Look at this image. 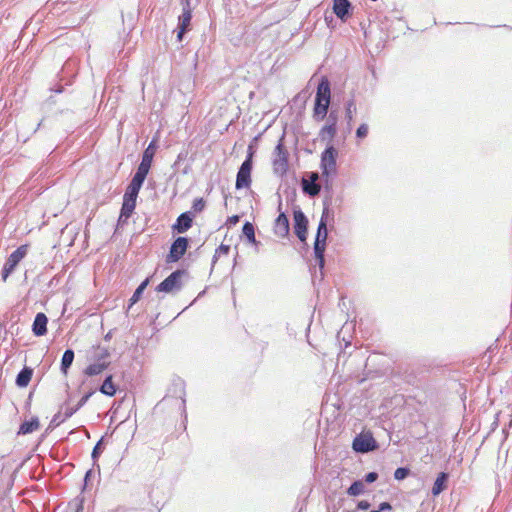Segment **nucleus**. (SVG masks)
<instances>
[{"label":"nucleus","mask_w":512,"mask_h":512,"mask_svg":"<svg viewBox=\"0 0 512 512\" xmlns=\"http://www.w3.org/2000/svg\"><path fill=\"white\" fill-rule=\"evenodd\" d=\"M327 215L328 208H324L320 222L318 224L317 233L314 242V255L317 260L321 276H323V269L325 265L324 253L326 249V241L328 236L327 230Z\"/></svg>","instance_id":"nucleus-1"},{"label":"nucleus","mask_w":512,"mask_h":512,"mask_svg":"<svg viewBox=\"0 0 512 512\" xmlns=\"http://www.w3.org/2000/svg\"><path fill=\"white\" fill-rule=\"evenodd\" d=\"M254 153L255 151L252 145H249L246 159L241 164L236 176L235 187L238 190L242 188H247L251 185V171L253 167Z\"/></svg>","instance_id":"nucleus-2"},{"label":"nucleus","mask_w":512,"mask_h":512,"mask_svg":"<svg viewBox=\"0 0 512 512\" xmlns=\"http://www.w3.org/2000/svg\"><path fill=\"white\" fill-rule=\"evenodd\" d=\"M284 135L274 149L273 170L278 175H284L288 170V152L283 145Z\"/></svg>","instance_id":"nucleus-3"},{"label":"nucleus","mask_w":512,"mask_h":512,"mask_svg":"<svg viewBox=\"0 0 512 512\" xmlns=\"http://www.w3.org/2000/svg\"><path fill=\"white\" fill-rule=\"evenodd\" d=\"M187 275V271L184 269H178L172 272L167 278H165L157 287L158 292L171 293L179 291L182 288L181 278Z\"/></svg>","instance_id":"nucleus-4"},{"label":"nucleus","mask_w":512,"mask_h":512,"mask_svg":"<svg viewBox=\"0 0 512 512\" xmlns=\"http://www.w3.org/2000/svg\"><path fill=\"white\" fill-rule=\"evenodd\" d=\"M352 448L357 453H368L376 450L378 443L372 433H360L354 438Z\"/></svg>","instance_id":"nucleus-5"},{"label":"nucleus","mask_w":512,"mask_h":512,"mask_svg":"<svg viewBox=\"0 0 512 512\" xmlns=\"http://www.w3.org/2000/svg\"><path fill=\"white\" fill-rule=\"evenodd\" d=\"M27 252L28 246L21 245L10 254L2 269V279L4 281L14 271L19 262L26 256Z\"/></svg>","instance_id":"nucleus-6"},{"label":"nucleus","mask_w":512,"mask_h":512,"mask_svg":"<svg viewBox=\"0 0 512 512\" xmlns=\"http://www.w3.org/2000/svg\"><path fill=\"white\" fill-rule=\"evenodd\" d=\"M93 394L94 391L86 393L84 396H82V398L79 400L75 407L66 408L63 416L61 412L56 413L49 424V428L57 427L60 425V423L70 418L74 413H76L81 407H83L87 403V401Z\"/></svg>","instance_id":"nucleus-7"},{"label":"nucleus","mask_w":512,"mask_h":512,"mask_svg":"<svg viewBox=\"0 0 512 512\" xmlns=\"http://www.w3.org/2000/svg\"><path fill=\"white\" fill-rule=\"evenodd\" d=\"M338 152L332 146L329 145L321 154V169L322 173L325 176H328L330 173H334L336 171V158Z\"/></svg>","instance_id":"nucleus-8"},{"label":"nucleus","mask_w":512,"mask_h":512,"mask_svg":"<svg viewBox=\"0 0 512 512\" xmlns=\"http://www.w3.org/2000/svg\"><path fill=\"white\" fill-rule=\"evenodd\" d=\"M188 244V238L182 236L176 238L171 244L170 251L166 257V262L174 263L179 261L186 253Z\"/></svg>","instance_id":"nucleus-9"},{"label":"nucleus","mask_w":512,"mask_h":512,"mask_svg":"<svg viewBox=\"0 0 512 512\" xmlns=\"http://www.w3.org/2000/svg\"><path fill=\"white\" fill-rule=\"evenodd\" d=\"M294 232L301 242L307 239L308 219L305 214L300 210H294Z\"/></svg>","instance_id":"nucleus-10"},{"label":"nucleus","mask_w":512,"mask_h":512,"mask_svg":"<svg viewBox=\"0 0 512 512\" xmlns=\"http://www.w3.org/2000/svg\"><path fill=\"white\" fill-rule=\"evenodd\" d=\"M352 9L349 0H333V12L342 22L348 20L352 14Z\"/></svg>","instance_id":"nucleus-11"},{"label":"nucleus","mask_w":512,"mask_h":512,"mask_svg":"<svg viewBox=\"0 0 512 512\" xmlns=\"http://www.w3.org/2000/svg\"><path fill=\"white\" fill-rule=\"evenodd\" d=\"M331 90L330 83L327 78H322L318 84L315 101L325 102L330 104Z\"/></svg>","instance_id":"nucleus-12"},{"label":"nucleus","mask_w":512,"mask_h":512,"mask_svg":"<svg viewBox=\"0 0 512 512\" xmlns=\"http://www.w3.org/2000/svg\"><path fill=\"white\" fill-rule=\"evenodd\" d=\"M193 223V216L191 212H184L178 216L175 224L173 225V230L178 233H185L188 229L191 228Z\"/></svg>","instance_id":"nucleus-13"},{"label":"nucleus","mask_w":512,"mask_h":512,"mask_svg":"<svg viewBox=\"0 0 512 512\" xmlns=\"http://www.w3.org/2000/svg\"><path fill=\"white\" fill-rule=\"evenodd\" d=\"M47 316L39 312L36 314L33 324H32V332L35 336H44L47 333Z\"/></svg>","instance_id":"nucleus-14"},{"label":"nucleus","mask_w":512,"mask_h":512,"mask_svg":"<svg viewBox=\"0 0 512 512\" xmlns=\"http://www.w3.org/2000/svg\"><path fill=\"white\" fill-rule=\"evenodd\" d=\"M110 351L106 347H102L101 345L93 346L90 351L89 360L91 362H110Z\"/></svg>","instance_id":"nucleus-15"},{"label":"nucleus","mask_w":512,"mask_h":512,"mask_svg":"<svg viewBox=\"0 0 512 512\" xmlns=\"http://www.w3.org/2000/svg\"><path fill=\"white\" fill-rule=\"evenodd\" d=\"M318 174L311 173L310 180H302V190L305 194L314 197L320 193V186L317 184Z\"/></svg>","instance_id":"nucleus-16"},{"label":"nucleus","mask_w":512,"mask_h":512,"mask_svg":"<svg viewBox=\"0 0 512 512\" xmlns=\"http://www.w3.org/2000/svg\"><path fill=\"white\" fill-rule=\"evenodd\" d=\"M192 19V11L190 7V0H185L183 3L182 14L178 18V28H183L186 31L190 30Z\"/></svg>","instance_id":"nucleus-17"},{"label":"nucleus","mask_w":512,"mask_h":512,"mask_svg":"<svg viewBox=\"0 0 512 512\" xmlns=\"http://www.w3.org/2000/svg\"><path fill=\"white\" fill-rule=\"evenodd\" d=\"M289 220L285 213H280L275 220L274 231L280 237H286L289 234Z\"/></svg>","instance_id":"nucleus-18"},{"label":"nucleus","mask_w":512,"mask_h":512,"mask_svg":"<svg viewBox=\"0 0 512 512\" xmlns=\"http://www.w3.org/2000/svg\"><path fill=\"white\" fill-rule=\"evenodd\" d=\"M156 149H157L156 141L152 140L149 143L148 147L144 150L143 155H142V160H141L139 166L150 170Z\"/></svg>","instance_id":"nucleus-19"},{"label":"nucleus","mask_w":512,"mask_h":512,"mask_svg":"<svg viewBox=\"0 0 512 512\" xmlns=\"http://www.w3.org/2000/svg\"><path fill=\"white\" fill-rule=\"evenodd\" d=\"M169 393L173 395L175 398H179L181 400V407L183 411L185 412V385L184 382L181 380H177L172 384V387L169 389Z\"/></svg>","instance_id":"nucleus-20"},{"label":"nucleus","mask_w":512,"mask_h":512,"mask_svg":"<svg viewBox=\"0 0 512 512\" xmlns=\"http://www.w3.org/2000/svg\"><path fill=\"white\" fill-rule=\"evenodd\" d=\"M40 427L39 419L37 417H33L28 421H24L18 430V435H26L30 434L36 430H38Z\"/></svg>","instance_id":"nucleus-21"},{"label":"nucleus","mask_w":512,"mask_h":512,"mask_svg":"<svg viewBox=\"0 0 512 512\" xmlns=\"http://www.w3.org/2000/svg\"><path fill=\"white\" fill-rule=\"evenodd\" d=\"M109 365L110 362H91V364L85 368L84 374L90 377L99 375L104 370H106L109 367Z\"/></svg>","instance_id":"nucleus-22"},{"label":"nucleus","mask_w":512,"mask_h":512,"mask_svg":"<svg viewBox=\"0 0 512 512\" xmlns=\"http://www.w3.org/2000/svg\"><path fill=\"white\" fill-rule=\"evenodd\" d=\"M32 375L33 369L25 366L16 377V385L21 388L26 387L31 381Z\"/></svg>","instance_id":"nucleus-23"},{"label":"nucleus","mask_w":512,"mask_h":512,"mask_svg":"<svg viewBox=\"0 0 512 512\" xmlns=\"http://www.w3.org/2000/svg\"><path fill=\"white\" fill-rule=\"evenodd\" d=\"M329 103L315 101L313 109V118L315 121H322L325 119L329 109Z\"/></svg>","instance_id":"nucleus-24"},{"label":"nucleus","mask_w":512,"mask_h":512,"mask_svg":"<svg viewBox=\"0 0 512 512\" xmlns=\"http://www.w3.org/2000/svg\"><path fill=\"white\" fill-rule=\"evenodd\" d=\"M448 474L446 472H440L433 484L432 494L434 496L439 495L445 488L448 480Z\"/></svg>","instance_id":"nucleus-25"},{"label":"nucleus","mask_w":512,"mask_h":512,"mask_svg":"<svg viewBox=\"0 0 512 512\" xmlns=\"http://www.w3.org/2000/svg\"><path fill=\"white\" fill-rule=\"evenodd\" d=\"M74 351L72 349H67L63 353L62 359H61V366L60 370L64 375L68 374V370L71 367L73 361H74Z\"/></svg>","instance_id":"nucleus-26"},{"label":"nucleus","mask_w":512,"mask_h":512,"mask_svg":"<svg viewBox=\"0 0 512 512\" xmlns=\"http://www.w3.org/2000/svg\"><path fill=\"white\" fill-rule=\"evenodd\" d=\"M99 391L102 394L106 395V396L112 397V396L115 395V393H116V386L113 383V376L112 375H108L104 379L102 385L99 388Z\"/></svg>","instance_id":"nucleus-27"},{"label":"nucleus","mask_w":512,"mask_h":512,"mask_svg":"<svg viewBox=\"0 0 512 512\" xmlns=\"http://www.w3.org/2000/svg\"><path fill=\"white\" fill-rule=\"evenodd\" d=\"M336 133H337V127L325 124L319 132V137L322 141L331 143L333 138L335 137Z\"/></svg>","instance_id":"nucleus-28"},{"label":"nucleus","mask_w":512,"mask_h":512,"mask_svg":"<svg viewBox=\"0 0 512 512\" xmlns=\"http://www.w3.org/2000/svg\"><path fill=\"white\" fill-rule=\"evenodd\" d=\"M135 207L136 206L131 205V204L122 203L118 223L126 222L131 217L132 213L135 210Z\"/></svg>","instance_id":"nucleus-29"},{"label":"nucleus","mask_w":512,"mask_h":512,"mask_svg":"<svg viewBox=\"0 0 512 512\" xmlns=\"http://www.w3.org/2000/svg\"><path fill=\"white\" fill-rule=\"evenodd\" d=\"M149 284V278H146L137 288L136 290L134 291L132 297L130 298V306H132L133 304H135L136 302L139 301V299L141 298L144 290L146 289L147 285Z\"/></svg>","instance_id":"nucleus-30"},{"label":"nucleus","mask_w":512,"mask_h":512,"mask_svg":"<svg viewBox=\"0 0 512 512\" xmlns=\"http://www.w3.org/2000/svg\"><path fill=\"white\" fill-rule=\"evenodd\" d=\"M242 232L246 236L247 240L250 243H252V244L256 243L255 229H254V225L251 222H245L244 223L243 228H242Z\"/></svg>","instance_id":"nucleus-31"},{"label":"nucleus","mask_w":512,"mask_h":512,"mask_svg":"<svg viewBox=\"0 0 512 512\" xmlns=\"http://www.w3.org/2000/svg\"><path fill=\"white\" fill-rule=\"evenodd\" d=\"M365 485L362 481H354L347 489V494L350 496H358L364 492Z\"/></svg>","instance_id":"nucleus-32"},{"label":"nucleus","mask_w":512,"mask_h":512,"mask_svg":"<svg viewBox=\"0 0 512 512\" xmlns=\"http://www.w3.org/2000/svg\"><path fill=\"white\" fill-rule=\"evenodd\" d=\"M356 111V106H355V103H354V100L351 99L349 101L346 102V106H345V119L347 122H352L353 121V113Z\"/></svg>","instance_id":"nucleus-33"},{"label":"nucleus","mask_w":512,"mask_h":512,"mask_svg":"<svg viewBox=\"0 0 512 512\" xmlns=\"http://www.w3.org/2000/svg\"><path fill=\"white\" fill-rule=\"evenodd\" d=\"M137 197H138V193L126 189L124 196H123V203L136 206Z\"/></svg>","instance_id":"nucleus-34"},{"label":"nucleus","mask_w":512,"mask_h":512,"mask_svg":"<svg viewBox=\"0 0 512 512\" xmlns=\"http://www.w3.org/2000/svg\"><path fill=\"white\" fill-rule=\"evenodd\" d=\"M148 173H149V169L138 166L136 173L134 174L132 179L139 181L141 183H144Z\"/></svg>","instance_id":"nucleus-35"},{"label":"nucleus","mask_w":512,"mask_h":512,"mask_svg":"<svg viewBox=\"0 0 512 512\" xmlns=\"http://www.w3.org/2000/svg\"><path fill=\"white\" fill-rule=\"evenodd\" d=\"M102 444H103V439H100L94 446L92 454H91L93 461H97L98 458L100 457V455L103 451Z\"/></svg>","instance_id":"nucleus-36"},{"label":"nucleus","mask_w":512,"mask_h":512,"mask_svg":"<svg viewBox=\"0 0 512 512\" xmlns=\"http://www.w3.org/2000/svg\"><path fill=\"white\" fill-rule=\"evenodd\" d=\"M410 473V470L406 467H399L394 472V478L396 480H403L405 479Z\"/></svg>","instance_id":"nucleus-37"},{"label":"nucleus","mask_w":512,"mask_h":512,"mask_svg":"<svg viewBox=\"0 0 512 512\" xmlns=\"http://www.w3.org/2000/svg\"><path fill=\"white\" fill-rule=\"evenodd\" d=\"M230 251V246L221 244L215 251L213 262H216L217 258L221 255H228Z\"/></svg>","instance_id":"nucleus-38"},{"label":"nucleus","mask_w":512,"mask_h":512,"mask_svg":"<svg viewBox=\"0 0 512 512\" xmlns=\"http://www.w3.org/2000/svg\"><path fill=\"white\" fill-rule=\"evenodd\" d=\"M205 208V201L203 198H197L194 200L193 202V205H192V209L194 210V212H202Z\"/></svg>","instance_id":"nucleus-39"},{"label":"nucleus","mask_w":512,"mask_h":512,"mask_svg":"<svg viewBox=\"0 0 512 512\" xmlns=\"http://www.w3.org/2000/svg\"><path fill=\"white\" fill-rule=\"evenodd\" d=\"M367 134H368V125L363 123L356 130V136H357V138L363 139L367 136Z\"/></svg>","instance_id":"nucleus-40"},{"label":"nucleus","mask_w":512,"mask_h":512,"mask_svg":"<svg viewBox=\"0 0 512 512\" xmlns=\"http://www.w3.org/2000/svg\"><path fill=\"white\" fill-rule=\"evenodd\" d=\"M337 122H338V114L336 111L332 110L327 117L326 124L337 127Z\"/></svg>","instance_id":"nucleus-41"},{"label":"nucleus","mask_w":512,"mask_h":512,"mask_svg":"<svg viewBox=\"0 0 512 512\" xmlns=\"http://www.w3.org/2000/svg\"><path fill=\"white\" fill-rule=\"evenodd\" d=\"M142 185H143V183L132 179L126 189L139 194V191H140Z\"/></svg>","instance_id":"nucleus-42"},{"label":"nucleus","mask_w":512,"mask_h":512,"mask_svg":"<svg viewBox=\"0 0 512 512\" xmlns=\"http://www.w3.org/2000/svg\"><path fill=\"white\" fill-rule=\"evenodd\" d=\"M378 479V474L376 472H369L365 475V481L367 483H373Z\"/></svg>","instance_id":"nucleus-43"},{"label":"nucleus","mask_w":512,"mask_h":512,"mask_svg":"<svg viewBox=\"0 0 512 512\" xmlns=\"http://www.w3.org/2000/svg\"><path fill=\"white\" fill-rule=\"evenodd\" d=\"M370 503L367 500H361L357 504V508L360 510H367L370 508Z\"/></svg>","instance_id":"nucleus-44"},{"label":"nucleus","mask_w":512,"mask_h":512,"mask_svg":"<svg viewBox=\"0 0 512 512\" xmlns=\"http://www.w3.org/2000/svg\"><path fill=\"white\" fill-rule=\"evenodd\" d=\"M381 512H384V511H388V510H391L392 509V506L390 503L388 502H382L380 503L379 505V508H378Z\"/></svg>","instance_id":"nucleus-45"},{"label":"nucleus","mask_w":512,"mask_h":512,"mask_svg":"<svg viewBox=\"0 0 512 512\" xmlns=\"http://www.w3.org/2000/svg\"><path fill=\"white\" fill-rule=\"evenodd\" d=\"M239 220H240V216L233 215V216L228 218L227 224H229V225H236L239 222Z\"/></svg>","instance_id":"nucleus-46"},{"label":"nucleus","mask_w":512,"mask_h":512,"mask_svg":"<svg viewBox=\"0 0 512 512\" xmlns=\"http://www.w3.org/2000/svg\"><path fill=\"white\" fill-rule=\"evenodd\" d=\"M187 31L184 30L183 28H178V33H177V40L179 42H181L183 40V36L184 34L186 33Z\"/></svg>","instance_id":"nucleus-47"},{"label":"nucleus","mask_w":512,"mask_h":512,"mask_svg":"<svg viewBox=\"0 0 512 512\" xmlns=\"http://www.w3.org/2000/svg\"><path fill=\"white\" fill-rule=\"evenodd\" d=\"M130 510H131L130 508H127V507H124V506H119L115 510H113L112 512H129Z\"/></svg>","instance_id":"nucleus-48"},{"label":"nucleus","mask_w":512,"mask_h":512,"mask_svg":"<svg viewBox=\"0 0 512 512\" xmlns=\"http://www.w3.org/2000/svg\"><path fill=\"white\" fill-rule=\"evenodd\" d=\"M91 475H92V470H88V471L86 472V474H85V477H84L85 485H87V482H88V480L90 479Z\"/></svg>","instance_id":"nucleus-49"},{"label":"nucleus","mask_w":512,"mask_h":512,"mask_svg":"<svg viewBox=\"0 0 512 512\" xmlns=\"http://www.w3.org/2000/svg\"><path fill=\"white\" fill-rule=\"evenodd\" d=\"M352 130V122H347V132L350 133Z\"/></svg>","instance_id":"nucleus-50"},{"label":"nucleus","mask_w":512,"mask_h":512,"mask_svg":"<svg viewBox=\"0 0 512 512\" xmlns=\"http://www.w3.org/2000/svg\"><path fill=\"white\" fill-rule=\"evenodd\" d=\"M352 130V122H347V132L350 133Z\"/></svg>","instance_id":"nucleus-51"},{"label":"nucleus","mask_w":512,"mask_h":512,"mask_svg":"<svg viewBox=\"0 0 512 512\" xmlns=\"http://www.w3.org/2000/svg\"><path fill=\"white\" fill-rule=\"evenodd\" d=\"M105 340H110L111 339V333H107L104 337Z\"/></svg>","instance_id":"nucleus-52"},{"label":"nucleus","mask_w":512,"mask_h":512,"mask_svg":"<svg viewBox=\"0 0 512 512\" xmlns=\"http://www.w3.org/2000/svg\"><path fill=\"white\" fill-rule=\"evenodd\" d=\"M54 91H55L56 93H61V92L63 91V89H62V87H59V88H57V89H54Z\"/></svg>","instance_id":"nucleus-53"},{"label":"nucleus","mask_w":512,"mask_h":512,"mask_svg":"<svg viewBox=\"0 0 512 512\" xmlns=\"http://www.w3.org/2000/svg\"><path fill=\"white\" fill-rule=\"evenodd\" d=\"M42 126V121H40L36 127V129L34 130V133Z\"/></svg>","instance_id":"nucleus-54"},{"label":"nucleus","mask_w":512,"mask_h":512,"mask_svg":"<svg viewBox=\"0 0 512 512\" xmlns=\"http://www.w3.org/2000/svg\"><path fill=\"white\" fill-rule=\"evenodd\" d=\"M75 512H82V506H79V507L75 510Z\"/></svg>","instance_id":"nucleus-55"},{"label":"nucleus","mask_w":512,"mask_h":512,"mask_svg":"<svg viewBox=\"0 0 512 512\" xmlns=\"http://www.w3.org/2000/svg\"><path fill=\"white\" fill-rule=\"evenodd\" d=\"M170 398V395H167L163 398V401H168V399Z\"/></svg>","instance_id":"nucleus-56"},{"label":"nucleus","mask_w":512,"mask_h":512,"mask_svg":"<svg viewBox=\"0 0 512 512\" xmlns=\"http://www.w3.org/2000/svg\"><path fill=\"white\" fill-rule=\"evenodd\" d=\"M370 512H381V511L378 509V510H372Z\"/></svg>","instance_id":"nucleus-57"}]
</instances>
